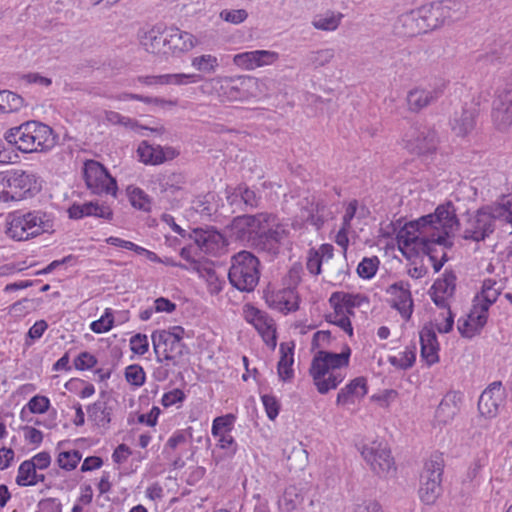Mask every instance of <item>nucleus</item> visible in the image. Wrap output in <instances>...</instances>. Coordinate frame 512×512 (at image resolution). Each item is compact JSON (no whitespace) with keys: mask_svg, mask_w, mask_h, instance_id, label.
Wrapping results in <instances>:
<instances>
[{"mask_svg":"<svg viewBox=\"0 0 512 512\" xmlns=\"http://www.w3.org/2000/svg\"><path fill=\"white\" fill-rule=\"evenodd\" d=\"M378 265L379 259L376 256L366 257L359 263L357 273L363 279H370L376 274Z\"/></svg>","mask_w":512,"mask_h":512,"instance_id":"obj_56","label":"nucleus"},{"mask_svg":"<svg viewBox=\"0 0 512 512\" xmlns=\"http://www.w3.org/2000/svg\"><path fill=\"white\" fill-rule=\"evenodd\" d=\"M335 57V51L332 48L310 51L304 58L305 65L318 69L329 64Z\"/></svg>","mask_w":512,"mask_h":512,"instance_id":"obj_40","label":"nucleus"},{"mask_svg":"<svg viewBox=\"0 0 512 512\" xmlns=\"http://www.w3.org/2000/svg\"><path fill=\"white\" fill-rule=\"evenodd\" d=\"M81 460V454L78 450L64 451L58 456V465L67 471H71L76 468L79 461Z\"/></svg>","mask_w":512,"mask_h":512,"instance_id":"obj_55","label":"nucleus"},{"mask_svg":"<svg viewBox=\"0 0 512 512\" xmlns=\"http://www.w3.org/2000/svg\"><path fill=\"white\" fill-rule=\"evenodd\" d=\"M387 292L395 296L392 307L397 309L404 319L409 320L413 312V299L409 283L395 282L389 286Z\"/></svg>","mask_w":512,"mask_h":512,"instance_id":"obj_23","label":"nucleus"},{"mask_svg":"<svg viewBox=\"0 0 512 512\" xmlns=\"http://www.w3.org/2000/svg\"><path fill=\"white\" fill-rule=\"evenodd\" d=\"M427 5L399 16L396 29L405 37H413L436 29Z\"/></svg>","mask_w":512,"mask_h":512,"instance_id":"obj_11","label":"nucleus"},{"mask_svg":"<svg viewBox=\"0 0 512 512\" xmlns=\"http://www.w3.org/2000/svg\"><path fill=\"white\" fill-rule=\"evenodd\" d=\"M9 200L18 201L35 196L41 190L39 178L22 169L5 171Z\"/></svg>","mask_w":512,"mask_h":512,"instance_id":"obj_10","label":"nucleus"},{"mask_svg":"<svg viewBox=\"0 0 512 512\" xmlns=\"http://www.w3.org/2000/svg\"><path fill=\"white\" fill-rule=\"evenodd\" d=\"M334 313L329 315V322L337 325L343 331H345L349 336L353 335V327L351 321L347 314L342 311L340 308L333 307Z\"/></svg>","mask_w":512,"mask_h":512,"instance_id":"obj_54","label":"nucleus"},{"mask_svg":"<svg viewBox=\"0 0 512 512\" xmlns=\"http://www.w3.org/2000/svg\"><path fill=\"white\" fill-rule=\"evenodd\" d=\"M405 149L418 156H428L437 150L439 139L436 130L424 123L415 122L403 136Z\"/></svg>","mask_w":512,"mask_h":512,"instance_id":"obj_8","label":"nucleus"},{"mask_svg":"<svg viewBox=\"0 0 512 512\" xmlns=\"http://www.w3.org/2000/svg\"><path fill=\"white\" fill-rule=\"evenodd\" d=\"M184 333L181 326L153 332L151 338L157 362L171 361L173 365L180 363L181 358L189 352L182 341Z\"/></svg>","mask_w":512,"mask_h":512,"instance_id":"obj_6","label":"nucleus"},{"mask_svg":"<svg viewBox=\"0 0 512 512\" xmlns=\"http://www.w3.org/2000/svg\"><path fill=\"white\" fill-rule=\"evenodd\" d=\"M201 79V77L197 74H185V73H177V74H163V75H153V76H139L137 78L138 82L152 86V85H186L189 83H196Z\"/></svg>","mask_w":512,"mask_h":512,"instance_id":"obj_28","label":"nucleus"},{"mask_svg":"<svg viewBox=\"0 0 512 512\" xmlns=\"http://www.w3.org/2000/svg\"><path fill=\"white\" fill-rule=\"evenodd\" d=\"M161 146L150 145L147 141H142L137 149L139 160L146 165H159L164 163L161 156Z\"/></svg>","mask_w":512,"mask_h":512,"instance_id":"obj_37","label":"nucleus"},{"mask_svg":"<svg viewBox=\"0 0 512 512\" xmlns=\"http://www.w3.org/2000/svg\"><path fill=\"white\" fill-rule=\"evenodd\" d=\"M293 348L294 346H289L288 343L280 344L281 357L277 365V370L279 378L283 381H290L294 376L292 369L294 363Z\"/></svg>","mask_w":512,"mask_h":512,"instance_id":"obj_35","label":"nucleus"},{"mask_svg":"<svg viewBox=\"0 0 512 512\" xmlns=\"http://www.w3.org/2000/svg\"><path fill=\"white\" fill-rule=\"evenodd\" d=\"M49 407L50 400L46 396L41 395L33 396L27 403V408L34 414H43L48 411Z\"/></svg>","mask_w":512,"mask_h":512,"instance_id":"obj_60","label":"nucleus"},{"mask_svg":"<svg viewBox=\"0 0 512 512\" xmlns=\"http://www.w3.org/2000/svg\"><path fill=\"white\" fill-rule=\"evenodd\" d=\"M496 219H501L512 224V198L503 199L502 202L493 208Z\"/></svg>","mask_w":512,"mask_h":512,"instance_id":"obj_59","label":"nucleus"},{"mask_svg":"<svg viewBox=\"0 0 512 512\" xmlns=\"http://www.w3.org/2000/svg\"><path fill=\"white\" fill-rule=\"evenodd\" d=\"M442 480L428 479L427 482L420 484L419 497L427 505L434 504L442 493Z\"/></svg>","mask_w":512,"mask_h":512,"instance_id":"obj_41","label":"nucleus"},{"mask_svg":"<svg viewBox=\"0 0 512 512\" xmlns=\"http://www.w3.org/2000/svg\"><path fill=\"white\" fill-rule=\"evenodd\" d=\"M303 500L302 493L295 486H289L285 489L278 504L282 511L293 512L302 505Z\"/></svg>","mask_w":512,"mask_h":512,"instance_id":"obj_38","label":"nucleus"},{"mask_svg":"<svg viewBox=\"0 0 512 512\" xmlns=\"http://www.w3.org/2000/svg\"><path fill=\"white\" fill-rule=\"evenodd\" d=\"M362 297L360 295H353L345 292H334L329 298V303L342 311L344 309H354L360 306Z\"/></svg>","mask_w":512,"mask_h":512,"instance_id":"obj_44","label":"nucleus"},{"mask_svg":"<svg viewBox=\"0 0 512 512\" xmlns=\"http://www.w3.org/2000/svg\"><path fill=\"white\" fill-rule=\"evenodd\" d=\"M130 347L133 353L143 355L148 351V338L144 334H136L130 339Z\"/></svg>","mask_w":512,"mask_h":512,"instance_id":"obj_63","label":"nucleus"},{"mask_svg":"<svg viewBox=\"0 0 512 512\" xmlns=\"http://www.w3.org/2000/svg\"><path fill=\"white\" fill-rule=\"evenodd\" d=\"M367 392L368 387L366 378L357 377L338 392L336 404L339 406L354 404L356 400L363 398Z\"/></svg>","mask_w":512,"mask_h":512,"instance_id":"obj_27","label":"nucleus"},{"mask_svg":"<svg viewBox=\"0 0 512 512\" xmlns=\"http://www.w3.org/2000/svg\"><path fill=\"white\" fill-rule=\"evenodd\" d=\"M97 202H86L83 204L74 203L68 209V215L71 219H82L83 217L93 216L97 214Z\"/></svg>","mask_w":512,"mask_h":512,"instance_id":"obj_51","label":"nucleus"},{"mask_svg":"<svg viewBox=\"0 0 512 512\" xmlns=\"http://www.w3.org/2000/svg\"><path fill=\"white\" fill-rule=\"evenodd\" d=\"M494 216L493 209H479L474 214L469 215L462 229V237L465 240L475 242L483 241L494 232Z\"/></svg>","mask_w":512,"mask_h":512,"instance_id":"obj_13","label":"nucleus"},{"mask_svg":"<svg viewBox=\"0 0 512 512\" xmlns=\"http://www.w3.org/2000/svg\"><path fill=\"white\" fill-rule=\"evenodd\" d=\"M323 261L316 252L315 248H311L308 251L306 268L312 275H319L322 271Z\"/></svg>","mask_w":512,"mask_h":512,"instance_id":"obj_62","label":"nucleus"},{"mask_svg":"<svg viewBox=\"0 0 512 512\" xmlns=\"http://www.w3.org/2000/svg\"><path fill=\"white\" fill-rule=\"evenodd\" d=\"M113 314L107 309L103 316L91 323L90 329L97 334L109 331L113 327Z\"/></svg>","mask_w":512,"mask_h":512,"instance_id":"obj_57","label":"nucleus"},{"mask_svg":"<svg viewBox=\"0 0 512 512\" xmlns=\"http://www.w3.org/2000/svg\"><path fill=\"white\" fill-rule=\"evenodd\" d=\"M279 59V54L269 50H254L239 53L234 56V63L247 70L271 65Z\"/></svg>","mask_w":512,"mask_h":512,"instance_id":"obj_21","label":"nucleus"},{"mask_svg":"<svg viewBox=\"0 0 512 512\" xmlns=\"http://www.w3.org/2000/svg\"><path fill=\"white\" fill-rule=\"evenodd\" d=\"M127 195L129 202L134 208L144 212L151 211L152 201L150 196L144 190L136 186H128Z\"/></svg>","mask_w":512,"mask_h":512,"instance_id":"obj_42","label":"nucleus"},{"mask_svg":"<svg viewBox=\"0 0 512 512\" xmlns=\"http://www.w3.org/2000/svg\"><path fill=\"white\" fill-rule=\"evenodd\" d=\"M416 360V346L412 345L411 347H406L405 351L400 353V357L389 356V363L402 370H407L411 368Z\"/></svg>","mask_w":512,"mask_h":512,"instance_id":"obj_49","label":"nucleus"},{"mask_svg":"<svg viewBox=\"0 0 512 512\" xmlns=\"http://www.w3.org/2000/svg\"><path fill=\"white\" fill-rule=\"evenodd\" d=\"M166 44L169 55H176L195 47L197 39L191 33L170 27L166 28Z\"/></svg>","mask_w":512,"mask_h":512,"instance_id":"obj_24","label":"nucleus"},{"mask_svg":"<svg viewBox=\"0 0 512 512\" xmlns=\"http://www.w3.org/2000/svg\"><path fill=\"white\" fill-rule=\"evenodd\" d=\"M254 327L262 335L267 345L273 348L276 346V330L272 318L266 315L259 322L254 323Z\"/></svg>","mask_w":512,"mask_h":512,"instance_id":"obj_48","label":"nucleus"},{"mask_svg":"<svg viewBox=\"0 0 512 512\" xmlns=\"http://www.w3.org/2000/svg\"><path fill=\"white\" fill-rule=\"evenodd\" d=\"M306 202L307 206L304 207V212H307V215H303L304 220L317 230L321 229L325 222L332 218V211L322 200L309 202L306 199Z\"/></svg>","mask_w":512,"mask_h":512,"instance_id":"obj_29","label":"nucleus"},{"mask_svg":"<svg viewBox=\"0 0 512 512\" xmlns=\"http://www.w3.org/2000/svg\"><path fill=\"white\" fill-rule=\"evenodd\" d=\"M154 184L158 185L163 197L183 199L187 195V177L182 172H164L155 177Z\"/></svg>","mask_w":512,"mask_h":512,"instance_id":"obj_17","label":"nucleus"},{"mask_svg":"<svg viewBox=\"0 0 512 512\" xmlns=\"http://www.w3.org/2000/svg\"><path fill=\"white\" fill-rule=\"evenodd\" d=\"M504 398L502 383L495 381L491 383L480 395L478 400V410L481 415L493 417L497 414L498 408Z\"/></svg>","mask_w":512,"mask_h":512,"instance_id":"obj_20","label":"nucleus"},{"mask_svg":"<svg viewBox=\"0 0 512 512\" xmlns=\"http://www.w3.org/2000/svg\"><path fill=\"white\" fill-rule=\"evenodd\" d=\"M476 117V107L464 106L460 112H455L451 120V128L457 136H465L475 128Z\"/></svg>","mask_w":512,"mask_h":512,"instance_id":"obj_30","label":"nucleus"},{"mask_svg":"<svg viewBox=\"0 0 512 512\" xmlns=\"http://www.w3.org/2000/svg\"><path fill=\"white\" fill-rule=\"evenodd\" d=\"M84 179L87 187L94 194H111L116 195L117 182L109 174L107 169L95 160H88L84 164Z\"/></svg>","mask_w":512,"mask_h":512,"instance_id":"obj_12","label":"nucleus"},{"mask_svg":"<svg viewBox=\"0 0 512 512\" xmlns=\"http://www.w3.org/2000/svg\"><path fill=\"white\" fill-rule=\"evenodd\" d=\"M235 420L236 417L233 414H226L224 416L216 417L212 424V435L217 436L223 433L231 432L234 427Z\"/></svg>","mask_w":512,"mask_h":512,"instance_id":"obj_52","label":"nucleus"},{"mask_svg":"<svg viewBox=\"0 0 512 512\" xmlns=\"http://www.w3.org/2000/svg\"><path fill=\"white\" fill-rule=\"evenodd\" d=\"M258 79L251 76L226 77L220 81V95L229 101H243L256 97Z\"/></svg>","mask_w":512,"mask_h":512,"instance_id":"obj_15","label":"nucleus"},{"mask_svg":"<svg viewBox=\"0 0 512 512\" xmlns=\"http://www.w3.org/2000/svg\"><path fill=\"white\" fill-rule=\"evenodd\" d=\"M443 94L439 86H418L407 93V104L411 112H419L429 105L435 103Z\"/></svg>","mask_w":512,"mask_h":512,"instance_id":"obj_18","label":"nucleus"},{"mask_svg":"<svg viewBox=\"0 0 512 512\" xmlns=\"http://www.w3.org/2000/svg\"><path fill=\"white\" fill-rule=\"evenodd\" d=\"M261 400L267 417L272 421L275 420L280 411V402L278 399L274 395L265 394L261 396Z\"/></svg>","mask_w":512,"mask_h":512,"instance_id":"obj_58","label":"nucleus"},{"mask_svg":"<svg viewBox=\"0 0 512 512\" xmlns=\"http://www.w3.org/2000/svg\"><path fill=\"white\" fill-rule=\"evenodd\" d=\"M141 45L152 54L169 55L166 44V27L156 25L140 37Z\"/></svg>","mask_w":512,"mask_h":512,"instance_id":"obj_25","label":"nucleus"},{"mask_svg":"<svg viewBox=\"0 0 512 512\" xmlns=\"http://www.w3.org/2000/svg\"><path fill=\"white\" fill-rule=\"evenodd\" d=\"M24 99L9 90H0V113H11L23 107Z\"/></svg>","mask_w":512,"mask_h":512,"instance_id":"obj_45","label":"nucleus"},{"mask_svg":"<svg viewBox=\"0 0 512 512\" xmlns=\"http://www.w3.org/2000/svg\"><path fill=\"white\" fill-rule=\"evenodd\" d=\"M97 364V359L89 352H81L74 360V366L77 370H88Z\"/></svg>","mask_w":512,"mask_h":512,"instance_id":"obj_61","label":"nucleus"},{"mask_svg":"<svg viewBox=\"0 0 512 512\" xmlns=\"http://www.w3.org/2000/svg\"><path fill=\"white\" fill-rule=\"evenodd\" d=\"M461 402V392L449 391L446 393L436 409V417L438 420L443 423L451 421L459 412Z\"/></svg>","mask_w":512,"mask_h":512,"instance_id":"obj_31","label":"nucleus"},{"mask_svg":"<svg viewBox=\"0 0 512 512\" xmlns=\"http://www.w3.org/2000/svg\"><path fill=\"white\" fill-rule=\"evenodd\" d=\"M342 18L343 14L340 12L327 11L315 16L312 25L318 30L334 31L339 27Z\"/></svg>","mask_w":512,"mask_h":512,"instance_id":"obj_39","label":"nucleus"},{"mask_svg":"<svg viewBox=\"0 0 512 512\" xmlns=\"http://www.w3.org/2000/svg\"><path fill=\"white\" fill-rule=\"evenodd\" d=\"M351 349L348 346L340 353L319 350L313 357L309 374L320 394L334 390L346 377L342 371L349 365Z\"/></svg>","mask_w":512,"mask_h":512,"instance_id":"obj_2","label":"nucleus"},{"mask_svg":"<svg viewBox=\"0 0 512 512\" xmlns=\"http://www.w3.org/2000/svg\"><path fill=\"white\" fill-rule=\"evenodd\" d=\"M4 139L22 153L47 152L58 140L53 129L36 120L26 121L4 133Z\"/></svg>","mask_w":512,"mask_h":512,"instance_id":"obj_3","label":"nucleus"},{"mask_svg":"<svg viewBox=\"0 0 512 512\" xmlns=\"http://www.w3.org/2000/svg\"><path fill=\"white\" fill-rule=\"evenodd\" d=\"M495 282L491 280L484 281L482 291H481V300L478 304H476L479 309L488 315L489 307L497 300L499 296L498 289H496Z\"/></svg>","mask_w":512,"mask_h":512,"instance_id":"obj_47","label":"nucleus"},{"mask_svg":"<svg viewBox=\"0 0 512 512\" xmlns=\"http://www.w3.org/2000/svg\"><path fill=\"white\" fill-rule=\"evenodd\" d=\"M237 194L242 202L241 211L249 209H255L259 207L261 196L256 193L255 190L248 187L246 184H239L237 186Z\"/></svg>","mask_w":512,"mask_h":512,"instance_id":"obj_46","label":"nucleus"},{"mask_svg":"<svg viewBox=\"0 0 512 512\" xmlns=\"http://www.w3.org/2000/svg\"><path fill=\"white\" fill-rule=\"evenodd\" d=\"M427 7L430 11L431 17L434 18L433 22L436 28L445 23L447 20H458L463 14V5L456 0H444L427 5Z\"/></svg>","mask_w":512,"mask_h":512,"instance_id":"obj_22","label":"nucleus"},{"mask_svg":"<svg viewBox=\"0 0 512 512\" xmlns=\"http://www.w3.org/2000/svg\"><path fill=\"white\" fill-rule=\"evenodd\" d=\"M457 277L452 271H445L441 278H438L431 287V299L434 304L441 308H449L448 299L453 297L456 290Z\"/></svg>","mask_w":512,"mask_h":512,"instance_id":"obj_19","label":"nucleus"},{"mask_svg":"<svg viewBox=\"0 0 512 512\" xmlns=\"http://www.w3.org/2000/svg\"><path fill=\"white\" fill-rule=\"evenodd\" d=\"M460 229V222L456 216V209L452 202L448 201L439 205L434 213L420 217L412 221L398 233L399 246L410 247L417 252L429 256L435 272H438L447 261L444 252L438 260L434 255L435 246L451 247L453 242L450 238Z\"/></svg>","mask_w":512,"mask_h":512,"instance_id":"obj_1","label":"nucleus"},{"mask_svg":"<svg viewBox=\"0 0 512 512\" xmlns=\"http://www.w3.org/2000/svg\"><path fill=\"white\" fill-rule=\"evenodd\" d=\"M266 219H270L269 213L237 216L229 225L231 236L253 247L254 237L257 236L261 225L266 222Z\"/></svg>","mask_w":512,"mask_h":512,"instance_id":"obj_14","label":"nucleus"},{"mask_svg":"<svg viewBox=\"0 0 512 512\" xmlns=\"http://www.w3.org/2000/svg\"><path fill=\"white\" fill-rule=\"evenodd\" d=\"M361 454L373 472L379 476H386L396 470L390 449L382 443L373 442L369 446H364Z\"/></svg>","mask_w":512,"mask_h":512,"instance_id":"obj_16","label":"nucleus"},{"mask_svg":"<svg viewBox=\"0 0 512 512\" xmlns=\"http://www.w3.org/2000/svg\"><path fill=\"white\" fill-rule=\"evenodd\" d=\"M220 17L226 22L240 24L247 19L248 13L245 9L223 10Z\"/></svg>","mask_w":512,"mask_h":512,"instance_id":"obj_64","label":"nucleus"},{"mask_svg":"<svg viewBox=\"0 0 512 512\" xmlns=\"http://www.w3.org/2000/svg\"><path fill=\"white\" fill-rule=\"evenodd\" d=\"M88 419L96 426L107 429L111 422L112 409L106 401H96L87 407Z\"/></svg>","mask_w":512,"mask_h":512,"instance_id":"obj_33","label":"nucleus"},{"mask_svg":"<svg viewBox=\"0 0 512 512\" xmlns=\"http://www.w3.org/2000/svg\"><path fill=\"white\" fill-rule=\"evenodd\" d=\"M53 227V217L42 210L14 211L8 214L6 220V234L16 241H24L43 233H50L53 231Z\"/></svg>","mask_w":512,"mask_h":512,"instance_id":"obj_4","label":"nucleus"},{"mask_svg":"<svg viewBox=\"0 0 512 512\" xmlns=\"http://www.w3.org/2000/svg\"><path fill=\"white\" fill-rule=\"evenodd\" d=\"M328 282L332 285H341L349 274V266L345 259L334 261L326 271Z\"/></svg>","mask_w":512,"mask_h":512,"instance_id":"obj_43","label":"nucleus"},{"mask_svg":"<svg viewBox=\"0 0 512 512\" xmlns=\"http://www.w3.org/2000/svg\"><path fill=\"white\" fill-rule=\"evenodd\" d=\"M289 235L288 225L277 222L276 216L270 214V219H266V222L261 225L257 236L254 237L252 248L258 252H264L275 257L288 242Z\"/></svg>","mask_w":512,"mask_h":512,"instance_id":"obj_7","label":"nucleus"},{"mask_svg":"<svg viewBox=\"0 0 512 512\" xmlns=\"http://www.w3.org/2000/svg\"><path fill=\"white\" fill-rule=\"evenodd\" d=\"M268 304L283 313L294 312L298 309V296L292 289H282L267 297Z\"/></svg>","mask_w":512,"mask_h":512,"instance_id":"obj_32","label":"nucleus"},{"mask_svg":"<svg viewBox=\"0 0 512 512\" xmlns=\"http://www.w3.org/2000/svg\"><path fill=\"white\" fill-rule=\"evenodd\" d=\"M126 381L136 387H140L145 383L146 375L142 366L138 364H132L125 369Z\"/></svg>","mask_w":512,"mask_h":512,"instance_id":"obj_53","label":"nucleus"},{"mask_svg":"<svg viewBox=\"0 0 512 512\" xmlns=\"http://www.w3.org/2000/svg\"><path fill=\"white\" fill-rule=\"evenodd\" d=\"M163 217L167 223L171 221V228L175 233L182 237H185L187 234L189 239L192 240L203 253L216 255L225 247L224 237L213 227H197L187 232L174 222L172 216L164 215Z\"/></svg>","mask_w":512,"mask_h":512,"instance_id":"obj_9","label":"nucleus"},{"mask_svg":"<svg viewBox=\"0 0 512 512\" xmlns=\"http://www.w3.org/2000/svg\"><path fill=\"white\" fill-rule=\"evenodd\" d=\"M444 469V459L442 454L434 453L424 464L423 471L420 475V484L427 482L428 478L434 480H442Z\"/></svg>","mask_w":512,"mask_h":512,"instance_id":"obj_36","label":"nucleus"},{"mask_svg":"<svg viewBox=\"0 0 512 512\" xmlns=\"http://www.w3.org/2000/svg\"><path fill=\"white\" fill-rule=\"evenodd\" d=\"M260 261L249 251H240L231 258L228 279L233 287L242 292H251L259 282Z\"/></svg>","mask_w":512,"mask_h":512,"instance_id":"obj_5","label":"nucleus"},{"mask_svg":"<svg viewBox=\"0 0 512 512\" xmlns=\"http://www.w3.org/2000/svg\"><path fill=\"white\" fill-rule=\"evenodd\" d=\"M35 465L32 461H23L18 468L16 483L19 486H34L39 482L45 481L44 474L36 472Z\"/></svg>","mask_w":512,"mask_h":512,"instance_id":"obj_34","label":"nucleus"},{"mask_svg":"<svg viewBox=\"0 0 512 512\" xmlns=\"http://www.w3.org/2000/svg\"><path fill=\"white\" fill-rule=\"evenodd\" d=\"M192 67L203 73H213L218 67V59L211 54H204L194 57L191 62Z\"/></svg>","mask_w":512,"mask_h":512,"instance_id":"obj_50","label":"nucleus"},{"mask_svg":"<svg viewBox=\"0 0 512 512\" xmlns=\"http://www.w3.org/2000/svg\"><path fill=\"white\" fill-rule=\"evenodd\" d=\"M488 315L483 313L477 305H473L472 310L466 318L458 320V331L465 338H472L479 334L487 323Z\"/></svg>","mask_w":512,"mask_h":512,"instance_id":"obj_26","label":"nucleus"}]
</instances>
